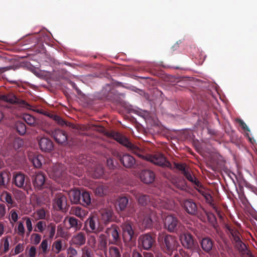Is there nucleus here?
I'll use <instances>...</instances> for the list:
<instances>
[{
  "label": "nucleus",
  "mask_w": 257,
  "mask_h": 257,
  "mask_svg": "<svg viewBox=\"0 0 257 257\" xmlns=\"http://www.w3.org/2000/svg\"><path fill=\"white\" fill-rule=\"evenodd\" d=\"M109 136L127 148L128 151L138 156L143 160L150 161L153 164L161 166L172 169V165L167 161L165 156L161 153H156L154 155L147 154L144 149L138 146L133 144L130 140L122 134L116 132H111Z\"/></svg>",
  "instance_id": "f257e3e1"
},
{
  "label": "nucleus",
  "mask_w": 257,
  "mask_h": 257,
  "mask_svg": "<svg viewBox=\"0 0 257 257\" xmlns=\"http://www.w3.org/2000/svg\"><path fill=\"white\" fill-rule=\"evenodd\" d=\"M158 241L163 251L169 256L172 255L178 246L176 237L165 233H159Z\"/></svg>",
  "instance_id": "f03ea898"
},
{
  "label": "nucleus",
  "mask_w": 257,
  "mask_h": 257,
  "mask_svg": "<svg viewBox=\"0 0 257 257\" xmlns=\"http://www.w3.org/2000/svg\"><path fill=\"white\" fill-rule=\"evenodd\" d=\"M136 198L138 200L139 204L142 206L150 204L155 208L170 209L169 205L165 201L160 198H152L149 196L142 194H136Z\"/></svg>",
  "instance_id": "7ed1b4c3"
},
{
  "label": "nucleus",
  "mask_w": 257,
  "mask_h": 257,
  "mask_svg": "<svg viewBox=\"0 0 257 257\" xmlns=\"http://www.w3.org/2000/svg\"><path fill=\"white\" fill-rule=\"evenodd\" d=\"M85 225L87 228H89L90 230L89 231L90 232L95 234L103 231L104 229L98 216L96 215L90 216L86 219Z\"/></svg>",
  "instance_id": "20e7f679"
},
{
  "label": "nucleus",
  "mask_w": 257,
  "mask_h": 257,
  "mask_svg": "<svg viewBox=\"0 0 257 257\" xmlns=\"http://www.w3.org/2000/svg\"><path fill=\"white\" fill-rule=\"evenodd\" d=\"M29 177L21 172H15L13 173L12 184L20 189H26L29 183Z\"/></svg>",
  "instance_id": "39448f33"
},
{
  "label": "nucleus",
  "mask_w": 257,
  "mask_h": 257,
  "mask_svg": "<svg viewBox=\"0 0 257 257\" xmlns=\"http://www.w3.org/2000/svg\"><path fill=\"white\" fill-rule=\"evenodd\" d=\"M156 213V211L147 208H144L141 210L139 217L146 228H150L152 226L153 219L155 218Z\"/></svg>",
  "instance_id": "423d86ee"
},
{
  "label": "nucleus",
  "mask_w": 257,
  "mask_h": 257,
  "mask_svg": "<svg viewBox=\"0 0 257 257\" xmlns=\"http://www.w3.org/2000/svg\"><path fill=\"white\" fill-rule=\"evenodd\" d=\"M122 231V237L124 242H128L136 239V235L134 231V227L131 222H125L121 225Z\"/></svg>",
  "instance_id": "0eeeda50"
},
{
  "label": "nucleus",
  "mask_w": 257,
  "mask_h": 257,
  "mask_svg": "<svg viewBox=\"0 0 257 257\" xmlns=\"http://www.w3.org/2000/svg\"><path fill=\"white\" fill-rule=\"evenodd\" d=\"M67 169L62 164L54 165L48 171L49 176L54 180L57 181L59 179H63L66 174Z\"/></svg>",
  "instance_id": "6e6552de"
},
{
  "label": "nucleus",
  "mask_w": 257,
  "mask_h": 257,
  "mask_svg": "<svg viewBox=\"0 0 257 257\" xmlns=\"http://www.w3.org/2000/svg\"><path fill=\"white\" fill-rule=\"evenodd\" d=\"M139 245L145 250H149L155 243V236L152 233L141 235L138 239Z\"/></svg>",
  "instance_id": "1a4fd4ad"
},
{
  "label": "nucleus",
  "mask_w": 257,
  "mask_h": 257,
  "mask_svg": "<svg viewBox=\"0 0 257 257\" xmlns=\"http://www.w3.org/2000/svg\"><path fill=\"white\" fill-rule=\"evenodd\" d=\"M105 232L108 236L112 237V239L109 241L110 243L118 245L121 242L120 229L116 224H111L106 229Z\"/></svg>",
  "instance_id": "9d476101"
},
{
  "label": "nucleus",
  "mask_w": 257,
  "mask_h": 257,
  "mask_svg": "<svg viewBox=\"0 0 257 257\" xmlns=\"http://www.w3.org/2000/svg\"><path fill=\"white\" fill-rule=\"evenodd\" d=\"M97 216L104 228L108 224L114 221V213L111 209L105 208L101 210Z\"/></svg>",
  "instance_id": "9b49d317"
},
{
  "label": "nucleus",
  "mask_w": 257,
  "mask_h": 257,
  "mask_svg": "<svg viewBox=\"0 0 257 257\" xmlns=\"http://www.w3.org/2000/svg\"><path fill=\"white\" fill-rule=\"evenodd\" d=\"M32 181L35 189L37 190H42L45 186L46 176L41 171H38L33 174Z\"/></svg>",
  "instance_id": "f8f14e48"
},
{
  "label": "nucleus",
  "mask_w": 257,
  "mask_h": 257,
  "mask_svg": "<svg viewBox=\"0 0 257 257\" xmlns=\"http://www.w3.org/2000/svg\"><path fill=\"white\" fill-rule=\"evenodd\" d=\"M67 205L66 197L62 193L56 194L53 200V207L57 210H64Z\"/></svg>",
  "instance_id": "ddd939ff"
},
{
  "label": "nucleus",
  "mask_w": 257,
  "mask_h": 257,
  "mask_svg": "<svg viewBox=\"0 0 257 257\" xmlns=\"http://www.w3.org/2000/svg\"><path fill=\"white\" fill-rule=\"evenodd\" d=\"M180 224L178 219L174 216L168 215L165 218V227L170 232L176 231L179 227Z\"/></svg>",
  "instance_id": "4468645a"
},
{
  "label": "nucleus",
  "mask_w": 257,
  "mask_h": 257,
  "mask_svg": "<svg viewBox=\"0 0 257 257\" xmlns=\"http://www.w3.org/2000/svg\"><path fill=\"white\" fill-rule=\"evenodd\" d=\"M50 135L54 138L56 142L59 144H65L67 141L68 136L66 133L60 129L51 131Z\"/></svg>",
  "instance_id": "2eb2a0df"
},
{
  "label": "nucleus",
  "mask_w": 257,
  "mask_h": 257,
  "mask_svg": "<svg viewBox=\"0 0 257 257\" xmlns=\"http://www.w3.org/2000/svg\"><path fill=\"white\" fill-rule=\"evenodd\" d=\"M182 245L187 249L193 250L195 248L194 240L192 235L189 232L182 233L180 236Z\"/></svg>",
  "instance_id": "dca6fc26"
},
{
  "label": "nucleus",
  "mask_w": 257,
  "mask_h": 257,
  "mask_svg": "<svg viewBox=\"0 0 257 257\" xmlns=\"http://www.w3.org/2000/svg\"><path fill=\"white\" fill-rule=\"evenodd\" d=\"M3 99L9 103L13 104H17L21 106L28 107L30 105L28 103L24 100L20 99L17 97L13 94H8L7 95H3L2 96Z\"/></svg>",
  "instance_id": "f3484780"
},
{
  "label": "nucleus",
  "mask_w": 257,
  "mask_h": 257,
  "mask_svg": "<svg viewBox=\"0 0 257 257\" xmlns=\"http://www.w3.org/2000/svg\"><path fill=\"white\" fill-rule=\"evenodd\" d=\"M40 150L44 152H50L54 149V144L51 140L43 137L38 141Z\"/></svg>",
  "instance_id": "a211bd4d"
},
{
  "label": "nucleus",
  "mask_w": 257,
  "mask_h": 257,
  "mask_svg": "<svg viewBox=\"0 0 257 257\" xmlns=\"http://www.w3.org/2000/svg\"><path fill=\"white\" fill-rule=\"evenodd\" d=\"M183 207L186 212L190 215H195L197 213L198 209L196 204L192 199L184 201Z\"/></svg>",
  "instance_id": "6ab92c4d"
},
{
  "label": "nucleus",
  "mask_w": 257,
  "mask_h": 257,
  "mask_svg": "<svg viewBox=\"0 0 257 257\" xmlns=\"http://www.w3.org/2000/svg\"><path fill=\"white\" fill-rule=\"evenodd\" d=\"M200 244L203 251L210 253L214 246V241L210 237L206 236L200 240Z\"/></svg>",
  "instance_id": "aec40b11"
},
{
  "label": "nucleus",
  "mask_w": 257,
  "mask_h": 257,
  "mask_svg": "<svg viewBox=\"0 0 257 257\" xmlns=\"http://www.w3.org/2000/svg\"><path fill=\"white\" fill-rule=\"evenodd\" d=\"M155 178V175L153 171L150 170H143L140 175V179L142 182L146 184L152 183Z\"/></svg>",
  "instance_id": "412c9836"
},
{
  "label": "nucleus",
  "mask_w": 257,
  "mask_h": 257,
  "mask_svg": "<svg viewBox=\"0 0 257 257\" xmlns=\"http://www.w3.org/2000/svg\"><path fill=\"white\" fill-rule=\"evenodd\" d=\"M120 162L123 166L127 168H133L136 164V160L131 155L125 154L120 158Z\"/></svg>",
  "instance_id": "4be33fe9"
},
{
  "label": "nucleus",
  "mask_w": 257,
  "mask_h": 257,
  "mask_svg": "<svg viewBox=\"0 0 257 257\" xmlns=\"http://www.w3.org/2000/svg\"><path fill=\"white\" fill-rule=\"evenodd\" d=\"M54 120H55L58 124L64 126L66 125L67 126H68L69 127L77 129L78 130L79 128V127L75 125L73 123L67 121L64 119H63L60 116L56 115L51 114L50 116Z\"/></svg>",
  "instance_id": "5701e85b"
},
{
  "label": "nucleus",
  "mask_w": 257,
  "mask_h": 257,
  "mask_svg": "<svg viewBox=\"0 0 257 257\" xmlns=\"http://www.w3.org/2000/svg\"><path fill=\"white\" fill-rule=\"evenodd\" d=\"M68 219L69 224V228H72L75 231L80 230L82 227V222L73 216L67 217L65 221Z\"/></svg>",
  "instance_id": "b1692460"
},
{
  "label": "nucleus",
  "mask_w": 257,
  "mask_h": 257,
  "mask_svg": "<svg viewBox=\"0 0 257 257\" xmlns=\"http://www.w3.org/2000/svg\"><path fill=\"white\" fill-rule=\"evenodd\" d=\"M81 193L80 190L74 189L68 192L69 199L73 204H79L81 201Z\"/></svg>",
  "instance_id": "393cba45"
},
{
  "label": "nucleus",
  "mask_w": 257,
  "mask_h": 257,
  "mask_svg": "<svg viewBox=\"0 0 257 257\" xmlns=\"http://www.w3.org/2000/svg\"><path fill=\"white\" fill-rule=\"evenodd\" d=\"M2 201L7 203L9 208H12L15 206L16 202L13 199L12 195L7 191H4L1 195Z\"/></svg>",
  "instance_id": "a878e982"
},
{
  "label": "nucleus",
  "mask_w": 257,
  "mask_h": 257,
  "mask_svg": "<svg viewBox=\"0 0 257 257\" xmlns=\"http://www.w3.org/2000/svg\"><path fill=\"white\" fill-rule=\"evenodd\" d=\"M72 241L73 244L79 246L84 244L86 241L85 234L82 232H79L73 236Z\"/></svg>",
  "instance_id": "bb28decb"
},
{
  "label": "nucleus",
  "mask_w": 257,
  "mask_h": 257,
  "mask_svg": "<svg viewBox=\"0 0 257 257\" xmlns=\"http://www.w3.org/2000/svg\"><path fill=\"white\" fill-rule=\"evenodd\" d=\"M107 245V238L106 235L104 234H101L99 235L98 238V248L103 251L106 254Z\"/></svg>",
  "instance_id": "cd10ccee"
},
{
  "label": "nucleus",
  "mask_w": 257,
  "mask_h": 257,
  "mask_svg": "<svg viewBox=\"0 0 257 257\" xmlns=\"http://www.w3.org/2000/svg\"><path fill=\"white\" fill-rule=\"evenodd\" d=\"M186 178L193 184L198 188H201L202 185L200 182L194 176H192L189 169H187L183 174Z\"/></svg>",
  "instance_id": "c85d7f7f"
},
{
  "label": "nucleus",
  "mask_w": 257,
  "mask_h": 257,
  "mask_svg": "<svg viewBox=\"0 0 257 257\" xmlns=\"http://www.w3.org/2000/svg\"><path fill=\"white\" fill-rule=\"evenodd\" d=\"M121 247L111 246L109 247V257H121Z\"/></svg>",
  "instance_id": "c756f323"
},
{
  "label": "nucleus",
  "mask_w": 257,
  "mask_h": 257,
  "mask_svg": "<svg viewBox=\"0 0 257 257\" xmlns=\"http://www.w3.org/2000/svg\"><path fill=\"white\" fill-rule=\"evenodd\" d=\"M172 182L173 184L178 189L181 190L186 189V182L184 179L174 178L173 179Z\"/></svg>",
  "instance_id": "7c9ffc66"
},
{
  "label": "nucleus",
  "mask_w": 257,
  "mask_h": 257,
  "mask_svg": "<svg viewBox=\"0 0 257 257\" xmlns=\"http://www.w3.org/2000/svg\"><path fill=\"white\" fill-rule=\"evenodd\" d=\"M128 200L126 197H120L117 198L116 202V207L119 208L120 211H123L126 208Z\"/></svg>",
  "instance_id": "2f4dec72"
},
{
  "label": "nucleus",
  "mask_w": 257,
  "mask_h": 257,
  "mask_svg": "<svg viewBox=\"0 0 257 257\" xmlns=\"http://www.w3.org/2000/svg\"><path fill=\"white\" fill-rule=\"evenodd\" d=\"M226 228L228 231V233L230 234L232 236L234 242L241 239L239 232L235 228L228 225H226Z\"/></svg>",
  "instance_id": "473e14b6"
},
{
  "label": "nucleus",
  "mask_w": 257,
  "mask_h": 257,
  "mask_svg": "<svg viewBox=\"0 0 257 257\" xmlns=\"http://www.w3.org/2000/svg\"><path fill=\"white\" fill-rule=\"evenodd\" d=\"M91 203V198L89 193L87 191H83L81 195V201L79 204L84 206H87Z\"/></svg>",
  "instance_id": "72a5a7b5"
},
{
  "label": "nucleus",
  "mask_w": 257,
  "mask_h": 257,
  "mask_svg": "<svg viewBox=\"0 0 257 257\" xmlns=\"http://www.w3.org/2000/svg\"><path fill=\"white\" fill-rule=\"evenodd\" d=\"M106 97L108 99L114 102L118 101L119 98L118 93L114 88L110 89L106 95Z\"/></svg>",
  "instance_id": "f704fd0d"
},
{
  "label": "nucleus",
  "mask_w": 257,
  "mask_h": 257,
  "mask_svg": "<svg viewBox=\"0 0 257 257\" xmlns=\"http://www.w3.org/2000/svg\"><path fill=\"white\" fill-rule=\"evenodd\" d=\"M71 213L80 218H83L85 215V211L79 207H73L71 209Z\"/></svg>",
  "instance_id": "c9c22d12"
},
{
  "label": "nucleus",
  "mask_w": 257,
  "mask_h": 257,
  "mask_svg": "<svg viewBox=\"0 0 257 257\" xmlns=\"http://www.w3.org/2000/svg\"><path fill=\"white\" fill-rule=\"evenodd\" d=\"M15 127L17 132L20 135H24L26 132V126L25 124L21 121H17L16 122Z\"/></svg>",
  "instance_id": "e433bc0d"
},
{
  "label": "nucleus",
  "mask_w": 257,
  "mask_h": 257,
  "mask_svg": "<svg viewBox=\"0 0 257 257\" xmlns=\"http://www.w3.org/2000/svg\"><path fill=\"white\" fill-rule=\"evenodd\" d=\"M205 212L209 223L212 225L214 228H216L217 220L215 215L212 212L207 211H205Z\"/></svg>",
  "instance_id": "4c0bfd02"
},
{
  "label": "nucleus",
  "mask_w": 257,
  "mask_h": 257,
  "mask_svg": "<svg viewBox=\"0 0 257 257\" xmlns=\"http://www.w3.org/2000/svg\"><path fill=\"white\" fill-rule=\"evenodd\" d=\"M47 232L49 238L51 239L53 238L56 232V225L53 223H50L47 226Z\"/></svg>",
  "instance_id": "58836bf2"
},
{
  "label": "nucleus",
  "mask_w": 257,
  "mask_h": 257,
  "mask_svg": "<svg viewBox=\"0 0 257 257\" xmlns=\"http://www.w3.org/2000/svg\"><path fill=\"white\" fill-rule=\"evenodd\" d=\"M43 160V157L41 155L34 156L32 159V163H33L34 166L35 168H40L42 166V161Z\"/></svg>",
  "instance_id": "ea45409f"
},
{
  "label": "nucleus",
  "mask_w": 257,
  "mask_h": 257,
  "mask_svg": "<svg viewBox=\"0 0 257 257\" xmlns=\"http://www.w3.org/2000/svg\"><path fill=\"white\" fill-rule=\"evenodd\" d=\"M235 247L239 251L244 253L247 249L245 244H244L241 239L234 242Z\"/></svg>",
  "instance_id": "a19ab883"
},
{
  "label": "nucleus",
  "mask_w": 257,
  "mask_h": 257,
  "mask_svg": "<svg viewBox=\"0 0 257 257\" xmlns=\"http://www.w3.org/2000/svg\"><path fill=\"white\" fill-rule=\"evenodd\" d=\"M39 249L44 254L48 251V240L47 239H43L39 246Z\"/></svg>",
  "instance_id": "79ce46f5"
},
{
  "label": "nucleus",
  "mask_w": 257,
  "mask_h": 257,
  "mask_svg": "<svg viewBox=\"0 0 257 257\" xmlns=\"http://www.w3.org/2000/svg\"><path fill=\"white\" fill-rule=\"evenodd\" d=\"M69 171L70 173L78 176H80L82 175V171L75 165H72L70 166L69 168Z\"/></svg>",
  "instance_id": "37998d69"
},
{
  "label": "nucleus",
  "mask_w": 257,
  "mask_h": 257,
  "mask_svg": "<svg viewBox=\"0 0 257 257\" xmlns=\"http://www.w3.org/2000/svg\"><path fill=\"white\" fill-rule=\"evenodd\" d=\"M103 174V169L101 166L96 167L94 171L92 176L94 178H98L100 177Z\"/></svg>",
  "instance_id": "c03bdc74"
},
{
  "label": "nucleus",
  "mask_w": 257,
  "mask_h": 257,
  "mask_svg": "<svg viewBox=\"0 0 257 257\" xmlns=\"http://www.w3.org/2000/svg\"><path fill=\"white\" fill-rule=\"evenodd\" d=\"M46 226V222L44 221H40L37 222L36 228L34 229L35 231H39L40 232H43Z\"/></svg>",
  "instance_id": "a18cd8bd"
},
{
  "label": "nucleus",
  "mask_w": 257,
  "mask_h": 257,
  "mask_svg": "<svg viewBox=\"0 0 257 257\" xmlns=\"http://www.w3.org/2000/svg\"><path fill=\"white\" fill-rule=\"evenodd\" d=\"M177 169L182 172V174L185 172L188 169L186 168V165L184 164H180L177 163H174V165L172 166V170Z\"/></svg>",
  "instance_id": "49530a36"
},
{
  "label": "nucleus",
  "mask_w": 257,
  "mask_h": 257,
  "mask_svg": "<svg viewBox=\"0 0 257 257\" xmlns=\"http://www.w3.org/2000/svg\"><path fill=\"white\" fill-rule=\"evenodd\" d=\"M53 247L56 249V252L59 253L62 249V241L61 240L59 239L54 241L52 245Z\"/></svg>",
  "instance_id": "de8ad7c7"
},
{
  "label": "nucleus",
  "mask_w": 257,
  "mask_h": 257,
  "mask_svg": "<svg viewBox=\"0 0 257 257\" xmlns=\"http://www.w3.org/2000/svg\"><path fill=\"white\" fill-rule=\"evenodd\" d=\"M24 144L23 139L18 138H16L13 142L14 148L16 150L20 148Z\"/></svg>",
  "instance_id": "09e8293b"
},
{
  "label": "nucleus",
  "mask_w": 257,
  "mask_h": 257,
  "mask_svg": "<svg viewBox=\"0 0 257 257\" xmlns=\"http://www.w3.org/2000/svg\"><path fill=\"white\" fill-rule=\"evenodd\" d=\"M24 119L25 122L30 125H34L36 122L35 118L30 114H26L24 116Z\"/></svg>",
  "instance_id": "8fccbe9b"
},
{
  "label": "nucleus",
  "mask_w": 257,
  "mask_h": 257,
  "mask_svg": "<svg viewBox=\"0 0 257 257\" xmlns=\"http://www.w3.org/2000/svg\"><path fill=\"white\" fill-rule=\"evenodd\" d=\"M24 219L26 220V227L28 230L27 235H29L33 229L31 219L30 218L28 217H25Z\"/></svg>",
  "instance_id": "3c124183"
},
{
  "label": "nucleus",
  "mask_w": 257,
  "mask_h": 257,
  "mask_svg": "<svg viewBox=\"0 0 257 257\" xmlns=\"http://www.w3.org/2000/svg\"><path fill=\"white\" fill-rule=\"evenodd\" d=\"M33 243L38 244L41 240V235L38 233H33L31 235Z\"/></svg>",
  "instance_id": "603ef678"
},
{
  "label": "nucleus",
  "mask_w": 257,
  "mask_h": 257,
  "mask_svg": "<svg viewBox=\"0 0 257 257\" xmlns=\"http://www.w3.org/2000/svg\"><path fill=\"white\" fill-rule=\"evenodd\" d=\"M17 229L18 230V234L21 236H24L25 229L23 222L20 221L18 222Z\"/></svg>",
  "instance_id": "864d4df0"
},
{
  "label": "nucleus",
  "mask_w": 257,
  "mask_h": 257,
  "mask_svg": "<svg viewBox=\"0 0 257 257\" xmlns=\"http://www.w3.org/2000/svg\"><path fill=\"white\" fill-rule=\"evenodd\" d=\"M36 215L38 219H44L46 217V212L44 209L41 208L36 211Z\"/></svg>",
  "instance_id": "5fc2aeb1"
},
{
  "label": "nucleus",
  "mask_w": 257,
  "mask_h": 257,
  "mask_svg": "<svg viewBox=\"0 0 257 257\" xmlns=\"http://www.w3.org/2000/svg\"><path fill=\"white\" fill-rule=\"evenodd\" d=\"M57 234L61 237H65L66 236V232L64 231L61 225L57 226Z\"/></svg>",
  "instance_id": "6e6d98bb"
},
{
  "label": "nucleus",
  "mask_w": 257,
  "mask_h": 257,
  "mask_svg": "<svg viewBox=\"0 0 257 257\" xmlns=\"http://www.w3.org/2000/svg\"><path fill=\"white\" fill-rule=\"evenodd\" d=\"M106 190L105 187L104 186H98L95 191V194L101 196L104 194V191Z\"/></svg>",
  "instance_id": "4d7b16f0"
},
{
  "label": "nucleus",
  "mask_w": 257,
  "mask_h": 257,
  "mask_svg": "<svg viewBox=\"0 0 257 257\" xmlns=\"http://www.w3.org/2000/svg\"><path fill=\"white\" fill-rule=\"evenodd\" d=\"M76 162L79 164H82V165H84L85 166H87V160L85 157L84 155H82V156H79L77 158Z\"/></svg>",
  "instance_id": "13d9d810"
},
{
  "label": "nucleus",
  "mask_w": 257,
  "mask_h": 257,
  "mask_svg": "<svg viewBox=\"0 0 257 257\" xmlns=\"http://www.w3.org/2000/svg\"><path fill=\"white\" fill-rule=\"evenodd\" d=\"M24 245L23 244L19 243L16 245V246L15 248V252L13 255H16L20 252H22L24 250Z\"/></svg>",
  "instance_id": "bf43d9fd"
},
{
  "label": "nucleus",
  "mask_w": 257,
  "mask_h": 257,
  "mask_svg": "<svg viewBox=\"0 0 257 257\" xmlns=\"http://www.w3.org/2000/svg\"><path fill=\"white\" fill-rule=\"evenodd\" d=\"M9 245H10L9 241L8 240V237L7 236L6 238H5V239H4V249L3 250L4 253H6L8 251V250H9Z\"/></svg>",
  "instance_id": "052dcab7"
},
{
  "label": "nucleus",
  "mask_w": 257,
  "mask_h": 257,
  "mask_svg": "<svg viewBox=\"0 0 257 257\" xmlns=\"http://www.w3.org/2000/svg\"><path fill=\"white\" fill-rule=\"evenodd\" d=\"M236 121L239 123L240 126L242 127L243 130H245L247 132L250 131L249 128L247 127L246 123L242 119H237Z\"/></svg>",
  "instance_id": "680f3d73"
},
{
  "label": "nucleus",
  "mask_w": 257,
  "mask_h": 257,
  "mask_svg": "<svg viewBox=\"0 0 257 257\" xmlns=\"http://www.w3.org/2000/svg\"><path fill=\"white\" fill-rule=\"evenodd\" d=\"M36 254V248L34 246H32L29 250L28 255L29 257H35Z\"/></svg>",
  "instance_id": "e2e57ef3"
},
{
  "label": "nucleus",
  "mask_w": 257,
  "mask_h": 257,
  "mask_svg": "<svg viewBox=\"0 0 257 257\" xmlns=\"http://www.w3.org/2000/svg\"><path fill=\"white\" fill-rule=\"evenodd\" d=\"M11 216L12 220L14 222H16L18 219V214L15 210H12L11 211Z\"/></svg>",
  "instance_id": "0e129e2a"
},
{
  "label": "nucleus",
  "mask_w": 257,
  "mask_h": 257,
  "mask_svg": "<svg viewBox=\"0 0 257 257\" xmlns=\"http://www.w3.org/2000/svg\"><path fill=\"white\" fill-rule=\"evenodd\" d=\"M68 253L71 254L72 256H76L77 254V251L75 248L70 247L68 249Z\"/></svg>",
  "instance_id": "69168bd1"
},
{
  "label": "nucleus",
  "mask_w": 257,
  "mask_h": 257,
  "mask_svg": "<svg viewBox=\"0 0 257 257\" xmlns=\"http://www.w3.org/2000/svg\"><path fill=\"white\" fill-rule=\"evenodd\" d=\"M6 214V206L4 204H0V217H3Z\"/></svg>",
  "instance_id": "338daca9"
},
{
  "label": "nucleus",
  "mask_w": 257,
  "mask_h": 257,
  "mask_svg": "<svg viewBox=\"0 0 257 257\" xmlns=\"http://www.w3.org/2000/svg\"><path fill=\"white\" fill-rule=\"evenodd\" d=\"M132 257H144V253L142 254L137 250H134L132 252Z\"/></svg>",
  "instance_id": "774afa93"
}]
</instances>
